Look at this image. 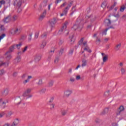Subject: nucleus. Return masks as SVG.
<instances>
[{
  "mask_svg": "<svg viewBox=\"0 0 126 126\" xmlns=\"http://www.w3.org/2000/svg\"><path fill=\"white\" fill-rule=\"evenodd\" d=\"M65 5H66V2H64L63 4H62L61 5L60 8H63V7L65 6Z\"/></svg>",
  "mask_w": 126,
  "mask_h": 126,
  "instance_id": "60",
  "label": "nucleus"
},
{
  "mask_svg": "<svg viewBox=\"0 0 126 126\" xmlns=\"http://www.w3.org/2000/svg\"><path fill=\"white\" fill-rule=\"evenodd\" d=\"M96 43L100 44V43H101V39H100V38H98V37H96Z\"/></svg>",
  "mask_w": 126,
  "mask_h": 126,
  "instance_id": "50",
  "label": "nucleus"
},
{
  "mask_svg": "<svg viewBox=\"0 0 126 126\" xmlns=\"http://www.w3.org/2000/svg\"><path fill=\"white\" fill-rule=\"evenodd\" d=\"M84 40V38H82L79 41V45H81L82 43H83V41Z\"/></svg>",
  "mask_w": 126,
  "mask_h": 126,
  "instance_id": "57",
  "label": "nucleus"
},
{
  "mask_svg": "<svg viewBox=\"0 0 126 126\" xmlns=\"http://www.w3.org/2000/svg\"><path fill=\"white\" fill-rule=\"evenodd\" d=\"M46 91H47V89L43 88L40 90L39 92L41 94H44V93H46Z\"/></svg>",
  "mask_w": 126,
  "mask_h": 126,
  "instance_id": "26",
  "label": "nucleus"
},
{
  "mask_svg": "<svg viewBox=\"0 0 126 126\" xmlns=\"http://www.w3.org/2000/svg\"><path fill=\"white\" fill-rule=\"evenodd\" d=\"M87 41H84V42L83 43V46H82V48H83L84 47H87Z\"/></svg>",
  "mask_w": 126,
  "mask_h": 126,
  "instance_id": "47",
  "label": "nucleus"
},
{
  "mask_svg": "<svg viewBox=\"0 0 126 126\" xmlns=\"http://www.w3.org/2000/svg\"><path fill=\"white\" fill-rule=\"evenodd\" d=\"M111 20L106 19L104 20V24L105 26H110L111 25Z\"/></svg>",
  "mask_w": 126,
  "mask_h": 126,
  "instance_id": "17",
  "label": "nucleus"
},
{
  "mask_svg": "<svg viewBox=\"0 0 126 126\" xmlns=\"http://www.w3.org/2000/svg\"><path fill=\"white\" fill-rule=\"evenodd\" d=\"M124 111H125V107H124L123 106H121L119 107L118 112H117V116H119V115H121V113H122V112H124Z\"/></svg>",
  "mask_w": 126,
  "mask_h": 126,
  "instance_id": "13",
  "label": "nucleus"
},
{
  "mask_svg": "<svg viewBox=\"0 0 126 126\" xmlns=\"http://www.w3.org/2000/svg\"><path fill=\"white\" fill-rule=\"evenodd\" d=\"M8 92H9V90H8V89L6 88L2 92V94L6 96V95L8 94Z\"/></svg>",
  "mask_w": 126,
  "mask_h": 126,
  "instance_id": "23",
  "label": "nucleus"
},
{
  "mask_svg": "<svg viewBox=\"0 0 126 126\" xmlns=\"http://www.w3.org/2000/svg\"><path fill=\"white\" fill-rule=\"evenodd\" d=\"M22 42H19V43L17 44H14L15 45V46L16 47V49H17L18 50H19L20 48H21V46H22Z\"/></svg>",
  "mask_w": 126,
  "mask_h": 126,
  "instance_id": "22",
  "label": "nucleus"
},
{
  "mask_svg": "<svg viewBox=\"0 0 126 126\" xmlns=\"http://www.w3.org/2000/svg\"><path fill=\"white\" fill-rule=\"evenodd\" d=\"M113 15L114 17H117V18H119V17H120V14H119V12H117V13H114L113 14Z\"/></svg>",
  "mask_w": 126,
  "mask_h": 126,
  "instance_id": "41",
  "label": "nucleus"
},
{
  "mask_svg": "<svg viewBox=\"0 0 126 126\" xmlns=\"http://www.w3.org/2000/svg\"><path fill=\"white\" fill-rule=\"evenodd\" d=\"M63 49H61L59 52L60 56H62V55H63Z\"/></svg>",
  "mask_w": 126,
  "mask_h": 126,
  "instance_id": "58",
  "label": "nucleus"
},
{
  "mask_svg": "<svg viewBox=\"0 0 126 126\" xmlns=\"http://www.w3.org/2000/svg\"><path fill=\"white\" fill-rule=\"evenodd\" d=\"M72 93V91L69 89H67L65 90L64 92V96L66 98H68V97L70 96Z\"/></svg>",
  "mask_w": 126,
  "mask_h": 126,
  "instance_id": "6",
  "label": "nucleus"
},
{
  "mask_svg": "<svg viewBox=\"0 0 126 126\" xmlns=\"http://www.w3.org/2000/svg\"><path fill=\"white\" fill-rule=\"evenodd\" d=\"M90 18H91V21L92 22H93V21H94L95 19H96V16H91Z\"/></svg>",
  "mask_w": 126,
  "mask_h": 126,
  "instance_id": "40",
  "label": "nucleus"
},
{
  "mask_svg": "<svg viewBox=\"0 0 126 126\" xmlns=\"http://www.w3.org/2000/svg\"><path fill=\"white\" fill-rule=\"evenodd\" d=\"M64 42V41H63V40L60 39L59 40V45H60V46H61V45H63V44Z\"/></svg>",
  "mask_w": 126,
  "mask_h": 126,
  "instance_id": "51",
  "label": "nucleus"
},
{
  "mask_svg": "<svg viewBox=\"0 0 126 126\" xmlns=\"http://www.w3.org/2000/svg\"><path fill=\"white\" fill-rule=\"evenodd\" d=\"M80 20L77 21L76 24L74 25L73 27L72 28V30L73 31H75L77 29H78V31H81V29H82V23H80Z\"/></svg>",
  "mask_w": 126,
  "mask_h": 126,
  "instance_id": "2",
  "label": "nucleus"
},
{
  "mask_svg": "<svg viewBox=\"0 0 126 126\" xmlns=\"http://www.w3.org/2000/svg\"><path fill=\"white\" fill-rule=\"evenodd\" d=\"M13 114V112H12V111H8L7 113L6 114V118H10V117H11V115H12Z\"/></svg>",
  "mask_w": 126,
  "mask_h": 126,
  "instance_id": "24",
  "label": "nucleus"
},
{
  "mask_svg": "<svg viewBox=\"0 0 126 126\" xmlns=\"http://www.w3.org/2000/svg\"><path fill=\"white\" fill-rule=\"evenodd\" d=\"M28 82H29V81L27 79L23 81V84L24 85H26V84L28 83Z\"/></svg>",
  "mask_w": 126,
  "mask_h": 126,
  "instance_id": "44",
  "label": "nucleus"
},
{
  "mask_svg": "<svg viewBox=\"0 0 126 126\" xmlns=\"http://www.w3.org/2000/svg\"><path fill=\"white\" fill-rule=\"evenodd\" d=\"M47 33L45 32L41 35V37L42 39H46V38H47Z\"/></svg>",
  "mask_w": 126,
  "mask_h": 126,
  "instance_id": "36",
  "label": "nucleus"
},
{
  "mask_svg": "<svg viewBox=\"0 0 126 126\" xmlns=\"http://www.w3.org/2000/svg\"><path fill=\"white\" fill-rule=\"evenodd\" d=\"M74 81H75V79H74V78H73L72 77H71L70 78V80H69L70 82H74Z\"/></svg>",
  "mask_w": 126,
  "mask_h": 126,
  "instance_id": "59",
  "label": "nucleus"
},
{
  "mask_svg": "<svg viewBox=\"0 0 126 126\" xmlns=\"http://www.w3.org/2000/svg\"><path fill=\"white\" fill-rule=\"evenodd\" d=\"M59 61H60V57H56L55 58V60L54 61L55 63H59Z\"/></svg>",
  "mask_w": 126,
  "mask_h": 126,
  "instance_id": "39",
  "label": "nucleus"
},
{
  "mask_svg": "<svg viewBox=\"0 0 126 126\" xmlns=\"http://www.w3.org/2000/svg\"><path fill=\"white\" fill-rule=\"evenodd\" d=\"M55 103H52L50 105V108H51V110L55 109Z\"/></svg>",
  "mask_w": 126,
  "mask_h": 126,
  "instance_id": "55",
  "label": "nucleus"
},
{
  "mask_svg": "<svg viewBox=\"0 0 126 126\" xmlns=\"http://www.w3.org/2000/svg\"><path fill=\"white\" fill-rule=\"evenodd\" d=\"M53 85H54V81L53 80L50 81L48 83V87H53Z\"/></svg>",
  "mask_w": 126,
  "mask_h": 126,
  "instance_id": "28",
  "label": "nucleus"
},
{
  "mask_svg": "<svg viewBox=\"0 0 126 126\" xmlns=\"http://www.w3.org/2000/svg\"><path fill=\"white\" fill-rule=\"evenodd\" d=\"M32 39V34H30L28 38V42H31Z\"/></svg>",
  "mask_w": 126,
  "mask_h": 126,
  "instance_id": "46",
  "label": "nucleus"
},
{
  "mask_svg": "<svg viewBox=\"0 0 126 126\" xmlns=\"http://www.w3.org/2000/svg\"><path fill=\"white\" fill-rule=\"evenodd\" d=\"M14 63H18L21 62V58L20 56H18L14 61Z\"/></svg>",
  "mask_w": 126,
  "mask_h": 126,
  "instance_id": "20",
  "label": "nucleus"
},
{
  "mask_svg": "<svg viewBox=\"0 0 126 126\" xmlns=\"http://www.w3.org/2000/svg\"><path fill=\"white\" fill-rule=\"evenodd\" d=\"M46 42H42V43L40 45V49H44V48H45V47L46 46Z\"/></svg>",
  "mask_w": 126,
  "mask_h": 126,
  "instance_id": "31",
  "label": "nucleus"
},
{
  "mask_svg": "<svg viewBox=\"0 0 126 126\" xmlns=\"http://www.w3.org/2000/svg\"><path fill=\"white\" fill-rule=\"evenodd\" d=\"M21 39L23 40H26V35H22L21 36Z\"/></svg>",
  "mask_w": 126,
  "mask_h": 126,
  "instance_id": "62",
  "label": "nucleus"
},
{
  "mask_svg": "<svg viewBox=\"0 0 126 126\" xmlns=\"http://www.w3.org/2000/svg\"><path fill=\"white\" fill-rule=\"evenodd\" d=\"M5 56L7 61H9V60H10V59L12 58L11 55H10V52L8 51L5 53Z\"/></svg>",
  "mask_w": 126,
  "mask_h": 126,
  "instance_id": "15",
  "label": "nucleus"
},
{
  "mask_svg": "<svg viewBox=\"0 0 126 126\" xmlns=\"http://www.w3.org/2000/svg\"><path fill=\"white\" fill-rule=\"evenodd\" d=\"M27 76V75L26 74H23L21 75V78H22V79H25V78H26Z\"/></svg>",
  "mask_w": 126,
  "mask_h": 126,
  "instance_id": "45",
  "label": "nucleus"
},
{
  "mask_svg": "<svg viewBox=\"0 0 126 126\" xmlns=\"http://www.w3.org/2000/svg\"><path fill=\"white\" fill-rule=\"evenodd\" d=\"M59 19L57 18H54L53 19H51L49 21V24L50 26L52 27H55V24L57 23V21H58Z\"/></svg>",
  "mask_w": 126,
  "mask_h": 126,
  "instance_id": "5",
  "label": "nucleus"
},
{
  "mask_svg": "<svg viewBox=\"0 0 126 126\" xmlns=\"http://www.w3.org/2000/svg\"><path fill=\"white\" fill-rule=\"evenodd\" d=\"M87 65V60L86 59H83L82 60V67H84V66H86Z\"/></svg>",
  "mask_w": 126,
  "mask_h": 126,
  "instance_id": "16",
  "label": "nucleus"
},
{
  "mask_svg": "<svg viewBox=\"0 0 126 126\" xmlns=\"http://www.w3.org/2000/svg\"><path fill=\"white\" fill-rule=\"evenodd\" d=\"M69 39L70 40V42L71 44H73L74 43V35L73 34H71L69 36Z\"/></svg>",
  "mask_w": 126,
  "mask_h": 126,
  "instance_id": "19",
  "label": "nucleus"
},
{
  "mask_svg": "<svg viewBox=\"0 0 126 126\" xmlns=\"http://www.w3.org/2000/svg\"><path fill=\"white\" fill-rule=\"evenodd\" d=\"M21 32V29L20 27H17L14 29H11L10 31V34L14 36V35H18Z\"/></svg>",
  "mask_w": 126,
  "mask_h": 126,
  "instance_id": "3",
  "label": "nucleus"
},
{
  "mask_svg": "<svg viewBox=\"0 0 126 126\" xmlns=\"http://www.w3.org/2000/svg\"><path fill=\"white\" fill-rule=\"evenodd\" d=\"M107 2H106V1H104L101 4V7H103V8H105Z\"/></svg>",
  "mask_w": 126,
  "mask_h": 126,
  "instance_id": "38",
  "label": "nucleus"
},
{
  "mask_svg": "<svg viewBox=\"0 0 126 126\" xmlns=\"http://www.w3.org/2000/svg\"><path fill=\"white\" fill-rule=\"evenodd\" d=\"M0 29H1V31H5V28H4V26H3V25H1Z\"/></svg>",
  "mask_w": 126,
  "mask_h": 126,
  "instance_id": "56",
  "label": "nucleus"
},
{
  "mask_svg": "<svg viewBox=\"0 0 126 126\" xmlns=\"http://www.w3.org/2000/svg\"><path fill=\"white\" fill-rule=\"evenodd\" d=\"M10 21H11V16L10 15L7 16L3 19V22L4 23H8Z\"/></svg>",
  "mask_w": 126,
  "mask_h": 126,
  "instance_id": "10",
  "label": "nucleus"
},
{
  "mask_svg": "<svg viewBox=\"0 0 126 126\" xmlns=\"http://www.w3.org/2000/svg\"><path fill=\"white\" fill-rule=\"evenodd\" d=\"M110 106L105 107L103 111L101 112V115H102V116H104V115H107V114L109 113V111H110Z\"/></svg>",
  "mask_w": 126,
  "mask_h": 126,
  "instance_id": "8",
  "label": "nucleus"
},
{
  "mask_svg": "<svg viewBox=\"0 0 126 126\" xmlns=\"http://www.w3.org/2000/svg\"><path fill=\"white\" fill-rule=\"evenodd\" d=\"M54 99H55V97H54V96L51 97L49 100V103H53Z\"/></svg>",
  "mask_w": 126,
  "mask_h": 126,
  "instance_id": "53",
  "label": "nucleus"
},
{
  "mask_svg": "<svg viewBox=\"0 0 126 126\" xmlns=\"http://www.w3.org/2000/svg\"><path fill=\"white\" fill-rule=\"evenodd\" d=\"M121 47H122V44L119 43V44H117L115 48L116 50L119 51V50H120V49L121 48Z\"/></svg>",
  "mask_w": 126,
  "mask_h": 126,
  "instance_id": "30",
  "label": "nucleus"
},
{
  "mask_svg": "<svg viewBox=\"0 0 126 126\" xmlns=\"http://www.w3.org/2000/svg\"><path fill=\"white\" fill-rule=\"evenodd\" d=\"M120 70L121 72V74L124 75V74H126V68L124 67H122L120 68Z\"/></svg>",
  "mask_w": 126,
  "mask_h": 126,
  "instance_id": "25",
  "label": "nucleus"
},
{
  "mask_svg": "<svg viewBox=\"0 0 126 126\" xmlns=\"http://www.w3.org/2000/svg\"><path fill=\"white\" fill-rule=\"evenodd\" d=\"M19 122L20 120L18 118H16L14 119L13 122L11 124V126H17L19 124Z\"/></svg>",
  "mask_w": 126,
  "mask_h": 126,
  "instance_id": "11",
  "label": "nucleus"
},
{
  "mask_svg": "<svg viewBox=\"0 0 126 126\" xmlns=\"http://www.w3.org/2000/svg\"><path fill=\"white\" fill-rule=\"evenodd\" d=\"M84 51H86L87 52H88L89 53H91V50H90V49H89V47L88 46H86L84 48Z\"/></svg>",
  "mask_w": 126,
  "mask_h": 126,
  "instance_id": "34",
  "label": "nucleus"
},
{
  "mask_svg": "<svg viewBox=\"0 0 126 126\" xmlns=\"http://www.w3.org/2000/svg\"><path fill=\"white\" fill-rule=\"evenodd\" d=\"M47 13V11L44 10L42 14H41L39 17V20H42L45 18V16H46V14Z\"/></svg>",
  "mask_w": 126,
  "mask_h": 126,
  "instance_id": "18",
  "label": "nucleus"
},
{
  "mask_svg": "<svg viewBox=\"0 0 126 126\" xmlns=\"http://www.w3.org/2000/svg\"><path fill=\"white\" fill-rule=\"evenodd\" d=\"M72 5V2H69L67 6L65 8V9L66 10H68L69 9V7H70Z\"/></svg>",
  "mask_w": 126,
  "mask_h": 126,
  "instance_id": "29",
  "label": "nucleus"
},
{
  "mask_svg": "<svg viewBox=\"0 0 126 126\" xmlns=\"http://www.w3.org/2000/svg\"><path fill=\"white\" fill-rule=\"evenodd\" d=\"M67 112L66 111V110H63L62 111V116H65L66 115V113Z\"/></svg>",
  "mask_w": 126,
  "mask_h": 126,
  "instance_id": "48",
  "label": "nucleus"
},
{
  "mask_svg": "<svg viewBox=\"0 0 126 126\" xmlns=\"http://www.w3.org/2000/svg\"><path fill=\"white\" fill-rule=\"evenodd\" d=\"M31 91H32V88H27L23 94L22 96L28 97V98H32L33 95H32V94H30L31 93Z\"/></svg>",
  "mask_w": 126,
  "mask_h": 126,
  "instance_id": "4",
  "label": "nucleus"
},
{
  "mask_svg": "<svg viewBox=\"0 0 126 126\" xmlns=\"http://www.w3.org/2000/svg\"><path fill=\"white\" fill-rule=\"evenodd\" d=\"M126 9V5H123L120 8V11L124 12V11Z\"/></svg>",
  "mask_w": 126,
  "mask_h": 126,
  "instance_id": "33",
  "label": "nucleus"
},
{
  "mask_svg": "<svg viewBox=\"0 0 126 126\" xmlns=\"http://www.w3.org/2000/svg\"><path fill=\"white\" fill-rule=\"evenodd\" d=\"M28 49V46H25V48H24L22 49V53H25V52H26V51H27Z\"/></svg>",
  "mask_w": 126,
  "mask_h": 126,
  "instance_id": "43",
  "label": "nucleus"
},
{
  "mask_svg": "<svg viewBox=\"0 0 126 126\" xmlns=\"http://www.w3.org/2000/svg\"><path fill=\"white\" fill-rule=\"evenodd\" d=\"M37 85L38 86H41V85H43V80H42V79H39L37 83Z\"/></svg>",
  "mask_w": 126,
  "mask_h": 126,
  "instance_id": "27",
  "label": "nucleus"
},
{
  "mask_svg": "<svg viewBox=\"0 0 126 126\" xmlns=\"http://www.w3.org/2000/svg\"><path fill=\"white\" fill-rule=\"evenodd\" d=\"M17 19V16H14L11 17V21H15Z\"/></svg>",
  "mask_w": 126,
  "mask_h": 126,
  "instance_id": "42",
  "label": "nucleus"
},
{
  "mask_svg": "<svg viewBox=\"0 0 126 126\" xmlns=\"http://www.w3.org/2000/svg\"><path fill=\"white\" fill-rule=\"evenodd\" d=\"M67 25H68V22L67 21L65 22L58 32L59 35L63 34L64 36H67L68 35L69 32L68 30H66Z\"/></svg>",
  "mask_w": 126,
  "mask_h": 126,
  "instance_id": "1",
  "label": "nucleus"
},
{
  "mask_svg": "<svg viewBox=\"0 0 126 126\" xmlns=\"http://www.w3.org/2000/svg\"><path fill=\"white\" fill-rule=\"evenodd\" d=\"M39 37V32H36L34 35V39H37Z\"/></svg>",
  "mask_w": 126,
  "mask_h": 126,
  "instance_id": "52",
  "label": "nucleus"
},
{
  "mask_svg": "<svg viewBox=\"0 0 126 126\" xmlns=\"http://www.w3.org/2000/svg\"><path fill=\"white\" fill-rule=\"evenodd\" d=\"M8 64H9V61H7L6 62H1L0 66H5V67H7Z\"/></svg>",
  "mask_w": 126,
  "mask_h": 126,
  "instance_id": "14",
  "label": "nucleus"
},
{
  "mask_svg": "<svg viewBox=\"0 0 126 126\" xmlns=\"http://www.w3.org/2000/svg\"><path fill=\"white\" fill-rule=\"evenodd\" d=\"M4 115H5V112H1L0 113V118H2V117H3V116H4Z\"/></svg>",
  "mask_w": 126,
  "mask_h": 126,
  "instance_id": "54",
  "label": "nucleus"
},
{
  "mask_svg": "<svg viewBox=\"0 0 126 126\" xmlns=\"http://www.w3.org/2000/svg\"><path fill=\"white\" fill-rule=\"evenodd\" d=\"M15 49H16V47H15V45L14 44L10 47L9 50L8 52H9V53H12V52H13V51H14Z\"/></svg>",
  "mask_w": 126,
  "mask_h": 126,
  "instance_id": "21",
  "label": "nucleus"
},
{
  "mask_svg": "<svg viewBox=\"0 0 126 126\" xmlns=\"http://www.w3.org/2000/svg\"><path fill=\"white\" fill-rule=\"evenodd\" d=\"M67 11H68L67 10H66V9H64L63 13L65 15H66V13H67Z\"/></svg>",
  "mask_w": 126,
  "mask_h": 126,
  "instance_id": "63",
  "label": "nucleus"
},
{
  "mask_svg": "<svg viewBox=\"0 0 126 126\" xmlns=\"http://www.w3.org/2000/svg\"><path fill=\"white\" fill-rule=\"evenodd\" d=\"M109 30V28L105 29L102 32V35H107V32Z\"/></svg>",
  "mask_w": 126,
  "mask_h": 126,
  "instance_id": "49",
  "label": "nucleus"
},
{
  "mask_svg": "<svg viewBox=\"0 0 126 126\" xmlns=\"http://www.w3.org/2000/svg\"><path fill=\"white\" fill-rule=\"evenodd\" d=\"M5 36V33H3L0 36V39H1V40L2 39V38H4Z\"/></svg>",
  "mask_w": 126,
  "mask_h": 126,
  "instance_id": "61",
  "label": "nucleus"
},
{
  "mask_svg": "<svg viewBox=\"0 0 126 126\" xmlns=\"http://www.w3.org/2000/svg\"><path fill=\"white\" fill-rule=\"evenodd\" d=\"M110 95V91H107L104 93V96L105 97H108Z\"/></svg>",
  "mask_w": 126,
  "mask_h": 126,
  "instance_id": "37",
  "label": "nucleus"
},
{
  "mask_svg": "<svg viewBox=\"0 0 126 126\" xmlns=\"http://www.w3.org/2000/svg\"><path fill=\"white\" fill-rule=\"evenodd\" d=\"M34 61L35 63H39L40 61H41V59H42V56L39 54H36L34 56Z\"/></svg>",
  "mask_w": 126,
  "mask_h": 126,
  "instance_id": "7",
  "label": "nucleus"
},
{
  "mask_svg": "<svg viewBox=\"0 0 126 126\" xmlns=\"http://www.w3.org/2000/svg\"><path fill=\"white\" fill-rule=\"evenodd\" d=\"M14 4L16 6H18V7H20V6H21V4H22V0H16L14 2Z\"/></svg>",
  "mask_w": 126,
  "mask_h": 126,
  "instance_id": "12",
  "label": "nucleus"
},
{
  "mask_svg": "<svg viewBox=\"0 0 126 126\" xmlns=\"http://www.w3.org/2000/svg\"><path fill=\"white\" fill-rule=\"evenodd\" d=\"M47 3H48V0H44L42 3L41 5H42V6H46V5H47Z\"/></svg>",
  "mask_w": 126,
  "mask_h": 126,
  "instance_id": "35",
  "label": "nucleus"
},
{
  "mask_svg": "<svg viewBox=\"0 0 126 126\" xmlns=\"http://www.w3.org/2000/svg\"><path fill=\"white\" fill-rule=\"evenodd\" d=\"M76 80H80V75L76 76Z\"/></svg>",
  "mask_w": 126,
  "mask_h": 126,
  "instance_id": "64",
  "label": "nucleus"
},
{
  "mask_svg": "<svg viewBox=\"0 0 126 126\" xmlns=\"http://www.w3.org/2000/svg\"><path fill=\"white\" fill-rule=\"evenodd\" d=\"M54 53H55V50H51L49 52V56L47 59V61L49 63L51 62V60H52V56H53Z\"/></svg>",
  "mask_w": 126,
  "mask_h": 126,
  "instance_id": "9",
  "label": "nucleus"
},
{
  "mask_svg": "<svg viewBox=\"0 0 126 126\" xmlns=\"http://www.w3.org/2000/svg\"><path fill=\"white\" fill-rule=\"evenodd\" d=\"M108 61V55H105L103 57V63H106Z\"/></svg>",
  "mask_w": 126,
  "mask_h": 126,
  "instance_id": "32",
  "label": "nucleus"
}]
</instances>
